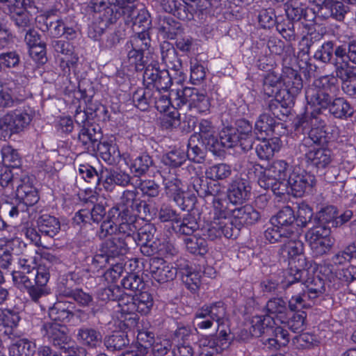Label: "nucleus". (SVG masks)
Returning a JSON list of instances; mask_svg holds the SVG:
<instances>
[{
    "instance_id": "obj_53",
    "label": "nucleus",
    "mask_w": 356,
    "mask_h": 356,
    "mask_svg": "<svg viewBox=\"0 0 356 356\" xmlns=\"http://www.w3.org/2000/svg\"><path fill=\"white\" fill-rule=\"evenodd\" d=\"M64 306L63 303L59 302L50 308L49 315L53 322H63L72 316V312Z\"/></svg>"
},
{
    "instance_id": "obj_26",
    "label": "nucleus",
    "mask_w": 356,
    "mask_h": 356,
    "mask_svg": "<svg viewBox=\"0 0 356 356\" xmlns=\"http://www.w3.org/2000/svg\"><path fill=\"white\" fill-rule=\"evenodd\" d=\"M157 28L164 38L173 40L177 35L182 33L183 29L180 22L175 21L170 17H159Z\"/></svg>"
},
{
    "instance_id": "obj_57",
    "label": "nucleus",
    "mask_w": 356,
    "mask_h": 356,
    "mask_svg": "<svg viewBox=\"0 0 356 356\" xmlns=\"http://www.w3.org/2000/svg\"><path fill=\"white\" fill-rule=\"evenodd\" d=\"M153 95L149 89L137 91L133 96L136 106L141 111L147 110L149 104L153 102Z\"/></svg>"
},
{
    "instance_id": "obj_64",
    "label": "nucleus",
    "mask_w": 356,
    "mask_h": 356,
    "mask_svg": "<svg viewBox=\"0 0 356 356\" xmlns=\"http://www.w3.org/2000/svg\"><path fill=\"white\" fill-rule=\"evenodd\" d=\"M154 342V335L149 332H140L137 335V345L136 348L138 349L140 355H146L148 349L152 347Z\"/></svg>"
},
{
    "instance_id": "obj_10",
    "label": "nucleus",
    "mask_w": 356,
    "mask_h": 356,
    "mask_svg": "<svg viewBox=\"0 0 356 356\" xmlns=\"http://www.w3.org/2000/svg\"><path fill=\"white\" fill-rule=\"evenodd\" d=\"M29 108H19L10 111L0 118V130L17 134L27 127L33 119Z\"/></svg>"
},
{
    "instance_id": "obj_22",
    "label": "nucleus",
    "mask_w": 356,
    "mask_h": 356,
    "mask_svg": "<svg viewBox=\"0 0 356 356\" xmlns=\"http://www.w3.org/2000/svg\"><path fill=\"white\" fill-rule=\"evenodd\" d=\"M163 183L166 195L172 198L178 206L182 207L184 191L180 179L175 175L171 174L163 177Z\"/></svg>"
},
{
    "instance_id": "obj_39",
    "label": "nucleus",
    "mask_w": 356,
    "mask_h": 356,
    "mask_svg": "<svg viewBox=\"0 0 356 356\" xmlns=\"http://www.w3.org/2000/svg\"><path fill=\"white\" fill-rule=\"evenodd\" d=\"M19 321L18 313L9 309H0V327L6 329L4 332L6 334L12 333V330L17 327Z\"/></svg>"
},
{
    "instance_id": "obj_24",
    "label": "nucleus",
    "mask_w": 356,
    "mask_h": 356,
    "mask_svg": "<svg viewBox=\"0 0 356 356\" xmlns=\"http://www.w3.org/2000/svg\"><path fill=\"white\" fill-rule=\"evenodd\" d=\"M308 275V273L303 275L300 280L295 281L291 284L298 282H302L300 284V286L303 288L307 293L308 300H314L325 292V283L324 280L319 276H309L306 280L305 277Z\"/></svg>"
},
{
    "instance_id": "obj_17",
    "label": "nucleus",
    "mask_w": 356,
    "mask_h": 356,
    "mask_svg": "<svg viewBox=\"0 0 356 356\" xmlns=\"http://www.w3.org/2000/svg\"><path fill=\"white\" fill-rule=\"evenodd\" d=\"M11 181L16 183V195L24 204L32 206L38 202V193L29 177L24 175L19 180L15 179Z\"/></svg>"
},
{
    "instance_id": "obj_19",
    "label": "nucleus",
    "mask_w": 356,
    "mask_h": 356,
    "mask_svg": "<svg viewBox=\"0 0 356 356\" xmlns=\"http://www.w3.org/2000/svg\"><path fill=\"white\" fill-rule=\"evenodd\" d=\"M251 187L248 181L236 179L229 185L227 191V198L232 204H242L249 199Z\"/></svg>"
},
{
    "instance_id": "obj_30",
    "label": "nucleus",
    "mask_w": 356,
    "mask_h": 356,
    "mask_svg": "<svg viewBox=\"0 0 356 356\" xmlns=\"http://www.w3.org/2000/svg\"><path fill=\"white\" fill-rule=\"evenodd\" d=\"M35 343L28 339H19L8 348L10 356H33L35 352Z\"/></svg>"
},
{
    "instance_id": "obj_31",
    "label": "nucleus",
    "mask_w": 356,
    "mask_h": 356,
    "mask_svg": "<svg viewBox=\"0 0 356 356\" xmlns=\"http://www.w3.org/2000/svg\"><path fill=\"white\" fill-rule=\"evenodd\" d=\"M13 5H8V6L15 24L23 29L28 27L30 24L31 16L23 7V1L22 0H13Z\"/></svg>"
},
{
    "instance_id": "obj_28",
    "label": "nucleus",
    "mask_w": 356,
    "mask_h": 356,
    "mask_svg": "<svg viewBox=\"0 0 356 356\" xmlns=\"http://www.w3.org/2000/svg\"><path fill=\"white\" fill-rule=\"evenodd\" d=\"M232 217L238 225H252L257 222L259 213L250 204L233 209Z\"/></svg>"
},
{
    "instance_id": "obj_60",
    "label": "nucleus",
    "mask_w": 356,
    "mask_h": 356,
    "mask_svg": "<svg viewBox=\"0 0 356 356\" xmlns=\"http://www.w3.org/2000/svg\"><path fill=\"white\" fill-rule=\"evenodd\" d=\"M330 234V229L323 225H318L310 228L306 234V239L309 245L315 243L318 241H322L323 237Z\"/></svg>"
},
{
    "instance_id": "obj_9",
    "label": "nucleus",
    "mask_w": 356,
    "mask_h": 356,
    "mask_svg": "<svg viewBox=\"0 0 356 356\" xmlns=\"http://www.w3.org/2000/svg\"><path fill=\"white\" fill-rule=\"evenodd\" d=\"M316 183L313 175L302 170L298 172L296 168L290 173L286 182H284V188L279 194L291 193L294 196H301L307 190H310Z\"/></svg>"
},
{
    "instance_id": "obj_36",
    "label": "nucleus",
    "mask_w": 356,
    "mask_h": 356,
    "mask_svg": "<svg viewBox=\"0 0 356 356\" xmlns=\"http://www.w3.org/2000/svg\"><path fill=\"white\" fill-rule=\"evenodd\" d=\"M202 272L192 266H187L182 269L181 280L186 287L192 291H195L200 284Z\"/></svg>"
},
{
    "instance_id": "obj_37",
    "label": "nucleus",
    "mask_w": 356,
    "mask_h": 356,
    "mask_svg": "<svg viewBox=\"0 0 356 356\" xmlns=\"http://www.w3.org/2000/svg\"><path fill=\"white\" fill-rule=\"evenodd\" d=\"M327 108H329L330 113L337 118H347L353 113L349 103L342 97L332 99Z\"/></svg>"
},
{
    "instance_id": "obj_51",
    "label": "nucleus",
    "mask_w": 356,
    "mask_h": 356,
    "mask_svg": "<svg viewBox=\"0 0 356 356\" xmlns=\"http://www.w3.org/2000/svg\"><path fill=\"white\" fill-rule=\"evenodd\" d=\"M284 77L275 71L268 72L264 77V86L265 92L269 95H273L274 90L278 88L283 83Z\"/></svg>"
},
{
    "instance_id": "obj_13",
    "label": "nucleus",
    "mask_w": 356,
    "mask_h": 356,
    "mask_svg": "<svg viewBox=\"0 0 356 356\" xmlns=\"http://www.w3.org/2000/svg\"><path fill=\"white\" fill-rule=\"evenodd\" d=\"M302 125L305 129L310 128L308 137L305 139V143H309V141H312L315 144H321L326 141L324 121L316 114H313L312 112L309 115V111H307Z\"/></svg>"
},
{
    "instance_id": "obj_40",
    "label": "nucleus",
    "mask_w": 356,
    "mask_h": 356,
    "mask_svg": "<svg viewBox=\"0 0 356 356\" xmlns=\"http://www.w3.org/2000/svg\"><path fill=\"white\" fill-rule=\"evenodd\" d=\"M187 250L193 254L204 255L208 251L207 241L202 237L193 235L184 238Z\"/></svg>"
},
{
    "instance_id": "obj_63",
    "label": "nucleus",
    "mask_w": 356,
    "mask_h": 356,
    "mask_svg": "<svg viewBox=\"0 0 356 356\" xmlns=\"http://www.w3.org/2000/svg\"><path fill=\"white\" fill-rule=\"evenodd\" d=\"M306 318V314L304 312L298 314H293V316L287 320H285L284 323H280L281 324H286V326L293 332H300L304 330L305 324V320Z\"/></svg>"
},
{
    "instance_id": "obj_7",
    "label": "nucleus",
    "mask_w": 356,
    "mask_h": 356,
    "mask_svg": "<svg viewBox=\"0 0 356 356\" xmlns=\"http://www.w3.org/2000/svg\"><path fill=\"white\" fill-rule=\"evenodd\" d=\"M133 225L129 222H121L118 227V235L113 236L102 243L103 252L110 258L124 255L128 252V241L131 239Z\"/></svg>"
},
{
    "instance_id": "obj_45",
    "label": "nucleus",
    "mask_w": 356,
    "mask_h": 356,
    "mask_svg": "<svg viewBox=\"0 0 356 356\" xmlns=\"http://www.w3.org/2000/svg\"><path fill=\"white\" fill-rule=\"evenodd\" d=\"M321 9H326L328 13H325V15L330 14L331 16L338 20H341L343 18L344 14L346 10L343 4L340 1H334L333 0H319Z\"/></svg>"
},
{
    "instance_id": "obj_25",
    "label": "nucleus",
    "mask_w": 356,
    "mask_h": 356,
    "mask_svg": "<svg viewBox=\"0 0 356 356\" xmlns=\"http://www.w3.org/2000/svg\"><path fill=\"white\" fill-rule=\"evenodd\" d=\"M295 220L296 218L292 209L289 207H285L271 218V224L278 226L292 236L296 230Z\"/></svg>"
},
{
    "instance_id": "obj_1",
    "label": "nucleus",
    "mask_w": 356,
    "mask_h": 356,
    "mask_svg": "<svg viewBox=\"0 0 356 356\" xmlns=\"http://www.w3.org/2000/svg\"><path fill=\"white\" fill-rule=\"evenodd\" d=\"M337 79L334 76L326 75L314 81L305 90V98L313 114L319 113L321 109L327 108L332 100V95H335L339 90L337 86Z\"/></svg>"
},
{
    "instance_id": "obj_43",
    "label": "nucleus",
    "mask_w": 356,
    "mask_h": 356,
    "mask_svg": "<svg viewBox=\"0 0 356 356\" xmlns=\"http://www.w3.org/2000/svg\"><path fill=\"white\" fill-rule=\"evenodd\" d=\"M78 337L83 345L91 348L97 347L102 343L101 334L92 328L80 329Z\"/></svg>"
},
{
    "instance_id": "obj_35",
    "label": "nucleus",
    "mask_w": 356,
    "mask_h": 356,
    "mask_svg": "<svg viewBox=\"0 0 356 356\" xmlns=\"http://www.w3.org/2000/svg\"><path fill=\"white\" fill-rule=\"evenodd\" d=\"M266 310L269 314L275 315V321L284 323L287 316L286 302L280 298H274L269 300L266 304Z\"/></svg>"
},
{
    "instance_id": "obj_20",
    "label": "nucleus",
    "mask_w": 356,
    "mask_h": 356,
    "mask_svg": "<svg viewBox=\"0 0 356 356\" xmlns=\"http://www.w3.org/2000/svg\"><path fill=\"white\" fill-rule=\"evenodd\" d=\"M234 229L230 219L211 218L207 229V235L211 240L221 238H229L234 236Z\"/></svg>"
},
{
    "instance_id": "obj_18",
    "label": "nucleus",
    "mask_w": 356,
    "mask_h": 356,
    "mask_svg": "<svg viewBox=\"0 0 356 356\" xmlns=\"http://www.w3.org/2000/svg\"><path fill=\"white\" fill-rule=\"evenodd\" d=\"M177 269L163 259L155 257L150 262V273L154 280L159 283L172 280L177 275Z\"/></svg>"
},
{
    "instance_id": "obj_11",
    "label": "nucleus",
    "mask_w": 356,
    "mask_h": 356,
    "mask_svg": "<svg viewBox=\"0 0 356 356\" xmlns=\"http://www.w3.org/2000/svg\"><path fill=\"white\" fill-rule=\"evenodd\" d=\"M202 0H185L181 3L177 0H161V5L163 9L172 13L181 20L190 19L192 13L202 10Z\"/></svg>"
},
{
    "instance_id": "obj_56",
    "label": "nucleus",
    "mask_w": 356,
    "mask_h": 356,
    "mask_svg": "<svg viewBox=\"0 0 356 356\" xmlns=\"http://www.w3.org/2000/svg\"><path fill=\"white\" fill-rule=\"evenodd\" d=\"M14 284L21 290L32 286L34 273H25L21 270H14L12 273Z\"/></svg>"
},
{
    "instance_id": "obj_15",
    "label": "nucleus",
    "mask_w": 356,
    "mask_h": 356,
    "mask_svg": "<svg viewBox=\"0 0 356 356\" xmlns=\"http://www.w3.org/2000/svg\"><path fill=\"white\" fill-rule=\"evenodd\" d=\"M67 328L58 322H47L43 326L42 331L43 336L52 343L55 346L65 349V345L68 342L69 337L66 334Z\"/></svg>"
},
{
    "instance_id": "obj_55",
    "label": "nucleus",
    "mask_w": 356,
    "mask_h": 356,
    "mask_svg": "<svg viewBox=\"0 0 356 356\" xmlns=\"http://www.w3.org/2000/svg\"><path fill=\"white\" fill-rule=\"evenodd\" d=\"M356 248L355 243L347 246L344 250L339 252L333 257V261L336 264H343L346 262H351L356 265Z\"/></svg>"
},
{
    "instance_id": "obj_58",
    "label": "nucleus",
    "mask_w": 356,
    "mask_h": 356,
    "mask_svg": "<svg viewBox=\"0 0 356 356\" xmlns=\"http://www.w3.org/2000/svg\"><path fill=\"white\" fill-rule=\"evenodd\" d=\"M152 161L147 154H141L134 159L131 163V170L138 175L145 173L152 165Z\"/></svg>"
},
{
    "instance_id": "obj_38",
    "label": "nucleus",
    "mask_w": 356,
    "mask_h": 356,
    "mask_svg": "<svg viewBox=\"0 0 356 356\" xmlns=\"http://www.w3.org/2000/svg\"><path fill=\"white\" fill-rule=\"evenodd\" d=\"M122 222L121 218H118V215L113 217L108 212V219L104 220L101 225L98 236L100 238H104L108 236L112 237L118 235V227Z\"/></svg>"
},
{
    "instance_id": "obj_34",
    "label": "nucleus",
    "mask_w": 356,
    "mask_h": 356,
    "mask_svg": "<svg viewBox=\"0 0 356 356\" xmlns=\"http://www.w3.org/2000/svg\"><path fill=\"white\" fill-rule=\"evenodd\" d=\"M104 178L105 188L108 189L114 184L126 186L131 181V176L122 170H106Z\"/></svg>"
},
{
    "instance_id": "obj_5",
    "label": "nucleus",
    "mask_w": 356,
    "mask_h": 356,
    "mask_svg": "<svg viewBox=\"0 0 356 356\" xmlns=\"http://www.w3.org/2000/svg\"><path fill=\"white\" fill-rule=\"evenodd\" d=\"M123 17L127 23H132L133 29L137 33V35L134 37L135 45L138 47L143 42L145 47H148L150 39L147 31L151 25L148 11L144 8L138 10L136 7H126Z\"/></svg>"
},
{
    "instance_id": "obj_42",
    "label": "nucleus",
    "mask_w": 356,
    "mask_h": 356,
    "mask_svg": "<svg viewBox=\"0 0 356 356\" xmlns=\"http://www.w3.org/2000/svg\"><path fill=\"white\" fill-rule=\"evenodd\" d=\"M232 174V168L225 163H218L209 167L205 172L207 178L219 181L228 178Z\"/></svg>"
},
{
    "instance_id": "obj_4",
    "label": "nucleus",
    "mask_w": 356,
    "mask_h": 356,
    "mask_svg": "<svg viewBox=\"0 0 356 356\" xmlns=\"http://www.w3.org/2000/svg\"><path fill=\"white\" fill-rule=\"evenodd\" d=\"M219 137L223 147L239 146L244 151L252 149L254 140L252 124L243 119L237 121L236 128H224Z\"/></svg>"
},
{
    "instance_id": "obj_21",
    "label": "nucleus",
    "mask_w": 356,
    "mask_h": 356,
    "mask_svg": "<svg viewBox=\"0 0 356 356\" xmlns=\"http://www.w3.org/2000/svg\"><path fill=\"white\" fill-rule=\"evenodd\" d=\"M307 162L317 169L329 167L334 160L332 151L324 147H314L305 154Z\"/></svg>"
},
{
    "instance_id": "obj_59",
    "label": "nucleus",
    "mask_w": 356,
    "mask_h": 356,
    "mask_svg": "<svg viewBox=\"0 0 356 356\" xmlns=\"http://www.w3.org/2000/svg\"><path fill=\"white\" fill-rule=\"evenodd\" d=\"M62 293L64 296L73 298L77 303L83 306L88 305L92 300V298L89 293L80 289H65Z\"/></svg>"
},
{
    "instance_id": "obj_29",
    "label": "nucleus",
    "mask_w": 356,
    "mask_h": 356,
    "mask_svg": "<svg viewBox=\"0 0 356 356\" xmlns=\"http://www.w3.org/2000/svg\"><path fill=\"white\" fill-rule=\"evenodd\" d=\"M281 146V140L279 138L274 137L264 140L257 145L256 153L260 159L268 160L280 149Z\"/></svg>"
},
{
    "instance_id": "obj_52",
    "label": "nucleus",
    "mask_w": 356,
    "mask_h": 356,
    "mask_svg": "<svg viewBox=\"0 0 356 356\" xmlns=\"http://www.w3.org/2000/svg\"><path fill=\"white\" fill-rule=\"evenodd\" d=\"M186 159V152L184 149H173L165 154L162 157V162L172 167H178L181 165Z\"/></svg>"
},
{
    "instance_id": "obj_23",
    "label": "nucleus",
    "mask_w": 356,
    "mask_h": 356,
    "mask_svg": "<svg viewBox=\"0 0 356 356\" xmlns=\"http://www.w3.org/2000/svg\"><path fill=\"white\" fill-rule=\"evenodd\" d=\"M286 74L283 79V84L285 86L289 96L288 102H284L282 106H289L293 103L294 97L297 96L302 88V81L298 72L292 69H287Z\"/></svg>"
},
{
    "instance_id": "obj_16",
    "label": "nucleus",
    "mask_w": 356,
    "mask_h": 356,
    "mask_svg": "<svg viewBox=\"0 0 356 356\" xmlns=\"http://www.w3.org/2000/svg\"><path fill=\"white\" fill-rule=\"evenodd\" d=\"M199 139L207 149L212 152H216L222 147L221 140H218L215 127L207 120H201L199 122V133L197 134Z\"/></svg>"
},
{
    "instance_id": "obj_50",
    "label": "nucleus",
    "mask_w": 356,
    "mask_h": 356,
    "mask_svg": "<svg viewBox=\"0 0 356 356\" xmlns=\"http://www.w3.org/2000/svg\"><path fill=\"white\" fill-rule=\"evenodd\" d=\"M1 152L3 162L6 165L11 168H17L20 165V156L17 151L10 145L3 146Z\"/></svg>"
},
{
    "instance_id": "obj_2",
    "label": "nucleus",
    "mask_w": 356,
    "mask_h": 356,
    "mask_svg": "<svg viewBox=\"0 0 356 356\" xmlns=\"http://www.w3.org/2000/svg\"><path fill=\"white\" fill-rule=\"evenodd\" d=\"M286 239L282 248V251L288 258L289 268L286 280L289 286L293 282L302 280L303 275L307 274L308 263L303 254V243L297 239L296 236Z\"/></svg>"
},
{
    "instance_id": "obj_14",
    "label": "nucleus",
    "mask_w": 356,
    "mask_h": 356,
    "mask_svg": "<svg viewBox=\"0 0 356 356\" xmlns=\"http://www.w3.org/2000/svg\"><path fill=\"white\" fill-rule=\"evenodd\" d=\"M336 79L339 78L342 82V88L345 92L351 94L355 89L350 88L348 83L356 80V67L350 65L348 60L337 58L334 62Z\"/></svg>"
},
{
    "instance_id": "obj_3",
    "label": "nucleus",
    "mask_w": 356,
    "mask_h": 356,
    "mask_svg": "<svg viewBox=\"0 0 356 356\" xmlns=\"http://www.w3.org/2000/svg\"><path fill=\"white\" fill-rule=\"evenodd\" d=\"M255 170L258 172L259 185L265 189L270 188L277 194L284 188V182L287 181L291 173L290 165L284 160H276L266 168L256 165Z\"/></svg>"
},
{
    "instance_id": "obj_12",
    "label": "nucleus",
    "mask_w": 356,
    "mask_h": 356,
    "mask_svg": "<svg viewBox=\"0 0 356 356\" xmlns=\"http://www.w3.org/2000/svg\"><path fill=\"white\" fill-rule=\"evenodd\" d=\"M136 196V191H124L119 205L110 210V215L113 217L115 215H118V218H121L122 222L131 224L134 220L135 211L138 210Z\"/></svg>"
},
{
    "instance_id": "obj_62",
    "label": "nucleus",
    "mask_w": 356,
    "mask_h": 356,
    "mask_svg": "<svg viewBox=\"0 0 356 356\" xmlns=\"http://www.w3.org/2000/svg\"><path fill=\"white\" fill-rule=\"evenodd\" d=\"M307 297V293L303 288H301V291L298 294L294 295L289 301V307L291 311L298 310L302 308L311 307V301Z\"/></svg>"
},
{
    "instance_id": "obj_6",
    "label": "nucleus",
    "mask_w": 356,
    "mask_h": 356,
    "mask_svg": "<svg viewBox=\"0 0 356 356\" xmlns=\"http://www.w3.org/2000/svg\"><path fill=\"white\" fill-rule=\"evenodd\" d=\"M227 318L226 307L222 301L205 305L200 308L195 313L193 324L202 330L211 328L213 322L220 326L225 323Z\"/></svg>"
},
{
    "instance_id": "obj_8",
    "label": "nucleus",
    "mask_w": 356,
    "mask_h": 356,
    "mask_svg": "<svg viewBox=\"0 0 356 356\" xmlns=\"http://www.w3.org/2000/svg\"><path fill=\"white\" fill-rule=\"evenodd\" d=\"M153 304V298L147 291L140 292L135 296L126 295L120 298L117 312L121 314L122 318L127 314H135L136 312L147 314Z\"/></svg>"
},
{
    "instance_id": "obj_44",
    "label": "nucleus",
    "mask_w": 356,
    "mask_h": 356,
    "mask_svg": "<svg viewBox=\"0 0 356 356\" xmlns=\"http://www.w3.org/2000/svg\"><path fill=\"white\" fill-rule=\"evenodd\" d=\"M195 92H196V88L186 87L181 90L172 91L170 96L175 97L174 102L177 106L180 107L188 104L189 107L191 104L194 103Z\"/></svg>"
},
{
    "instance_id": "obj_61",
    "label": "nucleus",
    "mask_w": 356,
    "mask_h": 356,
    "mask_svg": "<svg viewBox=\"0 0 356 356\" xmlns=\"http://www.w3.org/2000/svg\"><path fill=\"white\" fill-rule=\"evenodd\" d=\"M334 244V240L331 238L330 234L327 236L323 237L322 241L315 242L309 246L312 250L313 254L316 257L322 256L328 253Z\"/></svg>"
},
{
    "instance_id": "obj_27",
    "label": "nucleus",
    "mask_w": 356,
    "mask_h": 356,
    "mask_svg": "<svg viewBox=\"0 0 356 356\" xmlns=\"http://www.w3.org/2000/svg\"><path fill=\"white\" fill-rule=\"evenodd\" d=\"M132 49L129 51L127 54V60L131 67H134L136 71L142 70L144 69L147 64V60L145 59V51L148 50L150 44L145 47L143 42L140 43V46L136 47L134 44V38L131 40ZM147 58V56H145Z\"/></svg>"
},
{
    "instance_id": "obj_46",
    "label": "nucleus",
    "mask_w": 356,
    "mask_h": 356,
    "mask_svg": "<svg viewBox=\"0 0 356 356\" xmlns=\"http://www.w3.org/2000/svg\"><path fill=\"white\" fill-rule=\"evenodd\" d=\"M106 214L105 208L100 204L95 205L89 212L88 210H81L76 214V220H81V222H87L89 218V215L90 216V219L94 222H99Z\"/></svg>"
},
{
    "instance_id": "obj_41",
    "label": "nucleus",
    "mask_w": 356,
    "mask_h": 356,
    "mask_svg": "<svg viewBox=\"0 0 356 356\" xmlns=\"http://www.w3.org/2000/svg\"><path fill=\"white\" fill-rule=\"evenodd\" d=\"M233 209L229 207V203L225 199H213L212 209L211 210V218L230 219Z\"/></svg>"
},
{
    "instance_id": "obj_32",
    "label": "nucleus",
    "mask_w": 356,
    "mask_h": 356,
    "mask_svg": "<svg viewBox=\"0 0 356 356\" xmlns=\"http://www.w3.org/2000/svg\"><path fill=\"white\" fill-rule=\"evenodd\" d=\"M271 323L275 324V321L269 315L254 316L251 321L250 334L255 337L267 334L271 329Z\"/></svg>"
},
{
    "instance_id": "obj_33",
    "label": "nucleus",
    "mask_w": 356,
    "mask_h": 356,
    "mask_svg": "<svg viewBox=\"0 0 356 356\" xmlns=\"http://www.w3.org/2000/svg\"><path fill=\"white\" fill-rule=\"evenodd\" d=\"M37 224L39 231L49 237L55 236L60 229L58 219L48 214L42 215L38 219Z\"/></svg>"
},
{
    "instance_id": "obj_48",
    "label": "nucleus",
    "mask_w": 356,
    "mask_h": 356,
    "mask_svg": "<svg viewBox=\"0 0 356 356\" xmlns=\"http://www.w3.org/2000/svg\"><path fill=\"white\" fill-rule=\"evenodd\" d=\"M101 138V134L92 125L83 127L79 133V140L87 148L94 145Z\"/></svg>"
},
{
    "instance_id": "obj_47",
    "label": "nucleus",
    "mask_w": 356,
    "mask_h": 356,
    "mask_svg": "<svg viewBox=\"0 0 356 356\" xmlns=\"http://www.w3.org/2000/svg\"><path fill=\"white\" fill-rule=\"evenodd\" d=\"M98 150L102 159L109 164L115 163L120 155L115 145L106 142L99 143Z\"/></svg>"
},
{
    "instance_id": "obj_54",
    "label": "nucleus",
    "mask_w": 356,
    "mask_h": 356,
    "mask_svg": "<svg viewBox=\"0 0 356 356\" xmlns=\"http://www.w3.org/2000/svg\"><path fill=\"white\" fill-rule=\"evenodd\" d=\"M334 55L337 58H346L353 63L356 64V41H351L347 47L346 45H340L336 47Z\"/></svg>"
},
{
    "instance_id": "obj_49",
    "label": "nucleus",
    "mask_w": 356,
    "mask_h": 356,
    "mask_svg": "<svg viewBox=\"0 0 356 356\" xmlns=\"http://www.w3.org/2000/svg\"><path fill=\"white\" fill-rule=\"evenodd\" d=\"M199 141V136L196 134L192 135L188 143L186 158L196 163H201L204 157V151L196 143Z\"/></svg>"
}]
</instances>
